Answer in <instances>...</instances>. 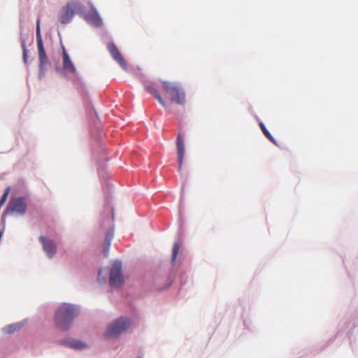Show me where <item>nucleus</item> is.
I'll use <instances>...</instances> for the list:
<instances>
[{"label": "nucleus", "instance_id": "obj_1", "mask_svg": "<svg viewBox=\"0 0 358 358\" xmlns=\"http://www.w3.org/2000/svg\"><path fill=\"white\" fill-rule=\"evenodd\" d=\"M77 315V310L75 306L71 304H62L55 312V325L59 329L66 331L70 328L73 319Z\"/></svg>", "mask_w": 358, "mask_h": 358}, {"label": "nucleus", "instance_id": "obj_2", "mask_svg": "<svg viewBox=\"0 0 358 358\" xmlns=\"http://www.w3.org/2000/svg\"><path fill=\"white\" fill-rule=\"evenodd\" d=\"M83 9L84 6L80 1H69L58 13V21L62 24H68L73 20L76 13L81 14Z\"/></svg>", "mask_w": 358, "mask_h": 358}, {"label": "nucleus", "instance_id": "obj_3", "mask_svg": "<svg viewBox=\"0 0 358 358\" xmlns=\"http://www.w3.org/2000/svg\"><path fill=\"white\" fill-rule=\"evenodd\" d=\"M162 85L164 92L170 96L171 101L179 105L185 103V94L178 85L168 81H162Z\"/></svg>", "mask_w": 358, "mask_h": 358}, {"label": "nucleus", "instance_id": "obj_4", "mask_svg": "<svg viewBox=\"0 0 358 358\" xmlns=\"http://www.w3.org/2000/svg\"><path fill=\"white\" fill-rule=\"evenodd\" d=\"M130 324L129 320L120 317L107 327L105 334L108 337H115L129 329Z\"/></svg>", "mask_w": 358, "mask_h": 358}, {"label": "nucleus", "instance_id": "obj_5", "mask_svg": "<svg viewBox=\"0 0 358 358\" xmlns=\"http://www.w3.org/2000/svg\"><path fill=\"white\" fill-rule=\"evenodd\" d=\"M27 210V204L25 200L22 197L13 199L8 203L6 210L3 214L2 220H4L6 215L13 214L23 215Z\"/></svg>", "mask_w": 358, "mask_h": 358}, {"label": "nucleus", "instance_id": "obj_6", "mask_svg": "<svg viewBox=\"0 0 358 358\" xmlns=\"http://www.w3.org/2000/svg\"><path fill=\"white\" fill-rule=\"evenodd\" d=\"M36 43L38 54L39 66L41 71H43L45 65L48 62V58L45 51L40 31V20H37L36 25Z\"/></svg>", "mask_w": 358, "mask_h": 358}, {"label": "nucleus", "instance_id": "obj_7", "mask_svg": "<svg viewBox=\"0 0 358 358\" xmlns=\"http://www.w3.org/2000/svg\"><path fill=\"white\" fill-rule=\"evenodd\" d=\"M124 281L122 271V264L120 262H115L110 269L109 282L112 287H120Z\"/></svg>", "mask_w": 358, "mask_h": 358}, {"label": "nucleus", "instance_id": "obj_8", "mask_svg": "<svg viewBox=\"0 0 358 358\" xmlns=\"http://www.w3.org/2000/svg\"><path fill=\"white\" fill-rule=\"evenodd\" d=\"M86 22L95 27H100L103 24L102 20L94 7L91 8L90 10L84 16Z\"/></svg>", "mask_w": 358, "mask_h": 358}, {"label": "nucleus", "instance_id": "obj_9", "mask_svg": "<svg viewBox=\"0 0 358 358\" xmlns=\"http://www.w3.org/2000/svg\"><path fill=\"white\" fill-rule=\"evenodd\" d=\"M41 243L43 245V249L49 258L53 257L57 252L56 244L49 238L41 236L39 238Z\"/></svg>", "mask_w": 358, "mask_h": 358}, {"label": "nucleus", "instance_id": "obj_10", "mask_svg": "<svg viewBox=\"0 0 358 358\" xmlns=\"http://www.w3.org/2000/svg\"><path fill=\"white\" fill-rule=\"evenodd\" d=\"M108 50L110 53L112 57L119 65L124 69H127V62L120 54L115 43L110 42L107 45Z\"/></svg>", "mask_w": 358, "mask_h": 358}, {"label": "nucleus", "instance_id": "obj_11", "mask_svg": "<svg viewBox=\"0 0 358 358\" xmlns=\"http://www.w3.org/2000/svg\"><path fill=\"white\" fill-rule=\"evenodd\" d=\"M176 148L178 152V171H180L185 157V143L180 134L177 136Z\"/></svg>", "mask_w": 358, "mask_h": 358}, {"label": "nucleus", "instance_id": "obj_12", "mask_svg": "<svg viewBox=\"0 0 358 358\" xmlns=\"http://www.w3.org/2000/svg\"><path fill=\"white\" fill-rule=\"evenodd\" d=\"M63 69L69 73H75L76 69L64 46H62Z\"/></svg>", "mask_w": 358, "mask_h": 358}, {"label": "nucleus", "instance_id": "obj_13", "mask_svg": "<svg viewBox=\"0 0 358 358\" xmlns=\"http://www.w3.org/2000/svg\"><path fill=\"white\" fill-rule=\"evenodd\" d=\"M145 87L150 94H152L155 96V98L164 108H166V103L165 101L159 94L157 89H155L151 84H145Z\"/></svg>", "mask_w": 358, "mask_h": 358}, {"label": "nucleus", "instance_id": "obj_14", "mask_svg": "<svg viewBox=\"0 0 358 358\" xmlns=\"http://www.w3.org/2000/svg\"><path fill=\"white\" fill-rule=\"evenodd\" d=\"M62 343L64 345H66L69 348L76 349V350H80L83 348H87V345L80 341L73 340V339H69L63 341Z\"/></svg>", "mask_w": 358, "mask_h": 358}, {"label": "nucleus", "instance_id": "obj_15", "mask_svg": "<svg viewBox=\"0 0 358 358\" xmlns=\"http://www.w3.org/2000/svg\"><path fill=\"white\" fill-rule=\"evenodd\" d=\"M259 127L262 131V132L264 133V134L265 135V136L270 141H271L273 143L277 145L276 143V141L275 140V138L273 137V136L271 134V133L268 131V129H266V127H265V125L262 123V122H260L259 123Z\"/></svg>", "mask_w": 358, "mask_h": 358}, {"label": "nucleus", "instance_id": "obj_16", "mask_svg": "<svg viewBox=\"0 0 358 358\" xmlns=\"http://www.w3.org/2000/svg\"><path fill=\"white\" fill-rule=\"evenodd\" d=\"M112 238H113V233L110 232V231L107 232L106 234V237H105L106 241L107 242V246L103 250L105 256L108 255V247L110 245Z\"/></svg>", "mask_w": 358, "mask_h": 358}, {"label": "nucleus", "instance_id": "obj_17", "mask_svg": "<svg viewBox=\"0 0 358 358\" xmlns=\"http://www.w3.org/2000/svg\"><path fill=\"white\" fill-rule=\"evenodd\" d=\"M179 249L180 245L178 243H175L172 251V262H175V260L176 259Z\"/></svg>", "mask_w": 358, "mask_h": 358}, {"label": "nucleus", "instance_id": "obj_18", "mask_svg": "<svg viewBox=\"0 0 358 358\" xmlns=\"http://www.w3.org/2000/svg\"><path fill=\"white\" fill-rule=\"evenodd\" d=\"M20 328V326L17 324H11L5 328V331L6 333L10 334L16 331Z\"/></svg>", "mask_w": 358, "mask_h": 358}, {"label": "nucleus", "instance_id": "obj_19", "mask_svg": "<svg viewBox=\"0 0 358 358\" xmlns=\"http://www.w3.org/2000/svg\"><path fill=\"white\" fill-rule=\"evenodd\" d=\"M9 191H10L9 188H7L6 189V191L4 192V193L3 194V195L1 196V199H0V207L4 204L6 200L8 197V195L9 194Z\"/></svg>", "mask_w": 358, "mask_h": 358}, {"label": "nucleus", "instance_id": "obj_20", "mask_svg": "<svg viewBox=\"0 0 358 358\" xmlns=\"http://www.w3.org/2000/svg\"><path fill=\"white\" fill-rule=\"evenodd\" d=\"M22 48L23 50V60H24V63H27V58H28V50H27L24 42H22Z\"/></svg>", "mask_w": 358, "mask_h": 358}, {"label": "nucleus", "instance_id": "obj_21", "mask_svg": "<svg viewBox=\"0 0 358 358\" xmlns=\"http://www.w3.org/2000/svg\"><path fill=\"white\" fill-rule=\"evenodd\" d=\"M138 358H141V357H138Z\"/></svg>", "mask_w": 358, "mask_h": 358}]
</instances>
